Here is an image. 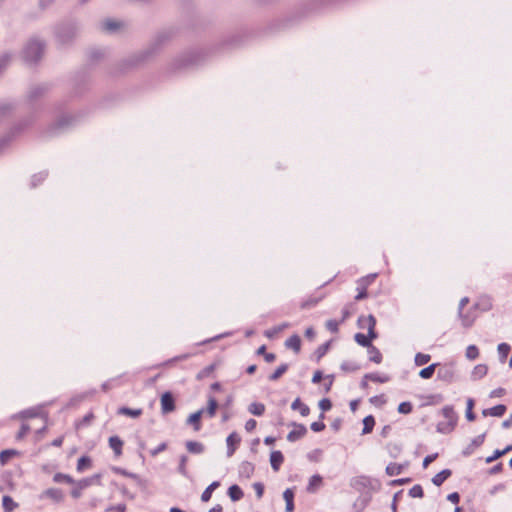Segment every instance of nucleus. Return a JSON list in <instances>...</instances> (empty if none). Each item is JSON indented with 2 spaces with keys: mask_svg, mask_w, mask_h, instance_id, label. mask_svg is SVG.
<instances>
[{
  "mask_svg": "<svg viewBox=\"0 0 512 512\" xmlns=\"http://www.w3.org/2000/svg\"><path fill=\"white\" fill-rule=\"evenodd\" d=\"M363 430L362 434H369L372 432L374 425H375V419L372 415H368L363 419Z\"/></svg>",
  "mask_w": 512,
  "mask_h": 512,
  "instance_id": "nucleus-36",
  "label": "nucleus"
},
{
  "mask_svg": "<svg viewBox=\"0 0 512 512\" xmlns=\"http://www.w3.org/2000/svg\"><path fill=\"white\" fill-rule=\"evenodd\" d=\"M283 498L286 502L285 510L286 512L294 511V492L292 489L287 488L283 493Z\"/></svg>",
  "mask_w": 512,
  "mask_h": 512,
  "instance_id": "nucleus-20",
  "label": "nucleus"
},
{
  "mask_svg": "<svg viewBox=\"0 0 512 512\" xmlns=\"http://www.w3.org/2000/svg\"><path fill=\"white\" fill-rule=\"evenodd\" d=\"M409 495L413 498H422L424 496L423 488L421 485L416 484L409 490Z\"/></svg>",
  "mask_w": 512,
  "mask_h": 512,
  "instance_id": "nucleus-53",
  "label": "nucleus"
},
{
  "mask_svg": "<svg viewBox=\"0 0 512 512\" xmlns=\"http://www.w3.org/2000/svg\"><path fill=\"white\" fill-rule=\"evenodd\" d=\"M113 471L117 474H120L125 477H129L132 479H138V475L132 472L127 471L126 469H123L121 467H113Z\"/></svg>",
  "mask_w": 512,
  "mask_h": 512,
  "instance_id": "nucleus-55",
  "label": "nucleus"
},
{
  "mask_svg": "<svg viewBox=\"0 0 512 512\" xmlns=\"http://www.w3.org/2000/svg\"><path fill=\"white\" fill-rule=\"evenodd\" d=\"M294 429L291 430L287 435V440L289 442H295L302 437H304L307 433V428L303 424L293 423Z\"/></svg>",
  "mask_w": 512,
  "mask_h": 512,
  "instance_id": "nucleus-7",
  "label": "nucleus"
},
{
  "mask_svg": "<svg viewBox=\"0 0 512 512\" xmlns=\"http://www.w3.org/2000/svg\"><path fill=\"white\" fill-rule=\"evenodd\" d=\"M253 489L256 493L258 499L262 498L264 494V485L260 482H256L253 484Z\"/></svg>",
  "mask_w": 512,
  "mask_h": 512,
  "instance_id": "nucleus-63",
  "label": "nucleus"
},
{
  "mask_svg": "<svg viewBox=\"0 0 512 512\" xmlns=\"http://www.w3.org/2000/svg\"><path fill=\"white\" fill-rule=\"evenodd\" d=\"M510 350H511V347L507 343H500L498 345V353H499V358H500L501 362H505Z\"/></svg>",
  "mask_w": 512,
  "mask_h": 512,
  "instance_id": "nucleus-42",
  "label": "nucleus"
},
{
  "mask_svg": "<svg viewBox=\"0 0 512 512\" xmlns=\"http://www.w3.org/2000/svg\"><path fill=\"white\" fill-rule=\"evenodd\" d=\"M367 287H368V282L366 279H361L358 282V288H357L358 293L355 296L356 301L363 300L367 297V291H366Z\"/></svg>",
  "mask_w": 512,
  "mask_h": 512,
  "instance_id": "nucleus-28",
  "label": "nucleus"
},
{
  "mask_svg": "<svg viewBox=\"0 0 512 512\" xmlns=\"http://www.w3.org/2000/svg\"><path fill=\"white\" fill-rule=\"evenodd\" d=\"M2 506L4 512H13L18 507V504L12 499V497L5 495L2 498Z\"/></svg>",
  "mask_w": 512,
  "mask_h": 512,
  "instance_id": "nucleus-30",
  "label": "nucleus"
},
{
  "mask_svg": "<svg viewBox=\"0 0 512 512\" xmlns=\"http://www.w3.org/2000/svg\"><path fill=\"white\" fill-rule=\"evenodd\" d=\"M354 339L357 344H359L360 346L366 347L368 349L372 345L371 341L374 340L375 338H370L369 333H368V335H364L362 333H357V334H355Z\"/></svg>",
  "mask_w": 512,
  "mask_h": 512,
  "instance_id": "nucleus-29",
  "label": "nucleus"
},
{
  "mask_svg": "<svg viewBox=\"0 0 512 512\" xmlns=\"http://www.w3.org/2000/svg\"><path fill=\"white\" fill-rule=\"evenodd\" d=\"M339 324L340 322L336 321V320H333V319H330L326 322V328L331 332V333H337L338 330H339Z\"/></svg>",
  "mask_w": 512,
  "mask_h": 512,
  "instance_id": "nucleus-57",
  "label": "nucleus"
},
{
  "mask_svg": "<svg viewBox=\"0 0 512 512\" xmlns=\"http://www.w3.org/2000/svg\"><path fill=\"white\" fill-rule=\"evenodd\" d=\"M188 461V457L186 455H181L179 459L178 471L184 477H188V471L186 469V463Z\"/></svg>",
  "mask_w": 512,
  "mask_h": 512,
  "instance_id": "nucleus-49",
  "label": "nucleus"
},
{
  "mask_svg": "<svg viewBox=\"0 0 512 512\" xmlns=\"http://www.w3.org/2000/svg\"><path fill=\"white\" fill-rule=\"evenodd\" d=\"M413 406L411 402H402L398 406V412L401 414H409L412 412Z\"/></svg>",
  "mask_w": 512,
  "mask_h": 512,
  "instance_id": "nucleus-54",
  "label": "nucleus"
},
{
  "mask_svg": "<svg viewBox=\"0 0 512 512\" xmlns=\"http://www.w3.org/2000/svg\"><path fill=\"white\" fill-rule=\"evenodd\" d=\"M368 354H369V360L370 361H372V362H374L376 364L381 363V361H382V354L379 351V349L376 348L374 345H371L368 348Z\"/></svg>",
  "mask_w": 512,
  "mask_h": 512,
  "instance_id": "nucleus-33",
  "label": "nucleus"
},
{
  "mask_svg": "<svg viewBox=\"0 0 512 512\" xmlns=\"http://www.w3.org/2000/svg\"><path fill=\"white\" fill-rule=\"evenodd\" d=\"M220 486L219 481L212 482L201 494V501L202 502H208L211 497L214 490H216Z\"/></svg>",
  "mask_w": 512,
  "mask_h": 512,
  "instance_id": "nucleus-26",
  "label": "nucleus"
},
{
  "mask_svg": "<svg viewBox=\"0 0 512 512\" xmlns=\"http://www.w3.org/2000/svg\"><path fill=\"white\" fill-rule=\"evenodd\" d=\"M485 436L486 434L483 433L473 438L471 443L462 451V455L468 457L473 454L474 451L484 443Z\"/></svg>",
  "mask_w": 512,
  "mask_h": 512,
  "instance_id": "nucleus-8",
  "label": "nucleus"
},
{
  "mask_svg": "<svg viewBox=\"0 0 512 512\" xmlns=\"http://www.w3.org/2000/svg\"><path fill=\"white\" fill-rule=\"evenodd\" d=\"M218 407V403L216 401V399L212 396H209L208 398V406H207V409L204 410V412L207 413V415L212 418L215 416V413H216V409Z\"/></svg>",
  "mask_w": 512,
  "mask_h": 512,
  "instance_id": "nucleus-39",
  "label": "nucleus"
},
{
  "mask_svg": "<svg viewBox=\"0 0 512 512\" xmlns=\"http://www.w3.org/2000/svg\"><path fill=\"white\" fill-rule=\"evenodd\" d=\"M77 35V27L72 23L60 24L55 29V36L60 45L72 43Z\"/></svg>",
  "mask_w": 512,
  "mask_h": 512,
  "instance_id": "nucleus-3",
  "label": "nucleus"
},
{
  "mask_svg": "<svg viewBox=\"0 0 512 512\" xmlns=\"http://www.w3.org/2000/svg\"><path fill=\"white\" fill-rule=\"evenodd\" d=\"M474 400L469 398L467 400V408H466V418L468 421H474L476 418L475 413L473 412Z\"/></svg>",
  "mask_w": 512,
  "mask_h": 512,
  "instance_id": "nucleus-47",
  "label": "nucleus"
},
{
  "mask_svg": "<svg viewBox=\"0 0 512 512\" xmlns=\"http://www.w3.org/2000/svg\"><path fill=\"white\" fill-rule=\"evenodd\" d=\"M29 431H30V426L27 424H22L19 432L16 435V439L22 440Z\"/></svg>",
  "mask_w": 512,
  "mask_h": 512,
  "instance_id": "nucleus-61",
  "label": "nucleus"
},
{
  "mask_svg": "<svg viewBox=\"0 0 512 512\" xmlns=\"http://www.w3.org/2000/svg\"><path fill=\"white\" fill-rule=\"evenodd\" d=\"M109 447L113 450L115 456L122 455L123 441L118 436H111L108 440Z\"/></svg>",
  "mask_w": 512,
  "mask_h": 512,
  "instance_id": "nucleus-14",
  "label": "nucleus"
},
{
  "mask_svg": "<svg viewBox=\"0 0 512 512\" xmlns=\"http://www.w3.org/2000/svg\"><path fill=\"white\" fill-rule=\"evenodd\" d=\"M452 474V471L450 469H444L442 471H440L439 473H437L433 478H432V483L435 485V486H441Z\"/></svg>",
  "mask_w": 512,
  "mask_h": 512,
  "instance_id": "nucleus-19",
  "label": "nucleus"
},
{
  "mask_svg": "<svg viewBox=\"0 0 512 512\" xmlns=\"http://www.w3.org/2000/svg\"><path fill=\"white\" fill-rule=\"evenodd\" d=\"M285 346L292 349L295 353H299L301 349V339L297 334L292 335L285 341Z\"/></svg>",
  "mask_w": 512,
  "mask_h": 512,
  "instance_id": "nucleus-17",
  "label": "nucleus"
},
{
  "mask_svg": "<svg viewBox=\"0 0 512 512\" xmlns=\"http://www.w3.org/2000/svg\"><path fill=\"white\" fill-rule=\"evenodd\" d=\"M341 369L344 372H355L360 369V366L356 362H353V361H344L341 364Z\"/></svg>",
  "mask_w": 512,
  "mask_h": 512,
  "instance_id": "nucleus-46",
  "label": "nucleus"
},
{
  "mask_svg": "<svg viewBox=\"0 0 512 512\" xmlns=\"http://www.w3.org/2000/svg\"><path fill=\"white\" fill-rule=\"evenodd\" d=\"M455 374V367L453 364L439 365L437 378L450 384L455 381Z\"/></svg>",
  "mask_w": 512,
  "mask_h": 512,
  "instance_id": "nucleus-4",
  "label": "nucleus"
},
{
  "mask_svg": "<svg viewBox=\"0 0 512 512\" xmlns=\"http://www.w3.org/2000/svg\"><path fill=\"white\" fill-rule=\"evenodd\" d=\"M47 177V172H39L38 174H35L32 176L31 179V187L35 188L40 183H42Z\"/></svg>",
  "mask_w": 512,
  "mask_h": 512,
  "instance_id": "nucleus-48",
  "label": "nucleus"
},
{
  "mask_svg": "<svg viewBox=\"0 0 512 512\" xmlns=\"http://www.w3.org/2000/svg\"><path fill=\"white\" fill-rule=\"evenodd\" d=\"M44 51L45 42L40 39L33 38L26 44L23 50V58L28 63H36L42 58Z\"/></svg>",
  "mask_w": 512,
  "mask_h": 512,
  "instance_id": "nucleus-1",
  "label": "nucleus"
},
{
  "mask_svg": "<svg viewBox=\"0 0 512 512\" xmlns=\"http://www.w3.org/2000/svg\"><path fill=\"white\" fill-rule=\"evenodd\" d=\"M248 411L255 416H261L265 412V405L262 403L253 402L249 405Z\"/></svg>",
  "mask_w": 512,
  "mask_h": 512,
  "instance_id": "nucleus-37",
  "label": "nucleus"
},
{
  "mask_svg": "<svg viewBox=\"0 0 512 512\" xmlns=\"http://www.w3.org/2000/svg\"><path fill=\"white\" fill-rule=\"evenodd\" d=\"M502 456H504L502 450L496 449L491 456L486 458V463H492Z\"/></svg>",
  "mask_w": 512,
  "mask_h": 512,
  "instance_id": "nucleus-64",
  "label": "nucleus"
},
{
  "mask_svg": "<svg viewBox=\"0 0 512 512\" xmlns=\"http://www.w3.org/2000/svg\"><path fill=\"white\" fill-rule=\"evenodd\" d=\"M91 458L89 456H82L78 459L77 471L83 472L85 469L91 466Z\"/></svg>",
  "mask_w": 512,
  "mask_h": 512,
  "instance_id": "nucleus-41",
  "label": "nucleus"
},
{
  "mask_svg": "<svg viewBox=\"0 0 512 512\" xmlns=\"http://www.w3.org/2000/svg\"><path fill=\"white\" fill-rule=\"evenodd\" d=\"M253 472H254V466L252 463L247 462V461L241 463V465L239 467V474L241 476L249 478L253 474Z\"/></svg>",
  "mask_w": 512,
  "mask_h": 512,
  "instance_id": "nucleus-34",
  "label": "nucleus"
},
{
  "mask_svg": "<svg viewBox=\"0 0 512 512\" xmlns=\"http://www.w3.org/2000/svg\"><path fill=\"white\" fill-rule=\"evenodd\" d=\"M11 60V55L6 53L0 57V74L8 66Z\"/></svg>",
  "mask_w": 512,
  "mask_h": 512,
  "instance_id": "nucleus-59",
  "label": "nucleus"
},
{
  "mask_svg": "<svg viewBox=\"0 0 512 512\" xmlns=\"http://www.w3.org/2000/svg\"><path fill=\"white\" fill-rule=\"evenodd\" d=\"M121 26V23L113 20V19H106L101 23V28L109 33H113L117 31Z\"/></svg>",
  "mask_w": 512,
  "mask_h": 512,
  "instance_id": "nucleus-21",
  "label": "nucleus"
},
{
  "mask_svg": "<svg viewBox=\"0 0 512 512\" xmlns=\"http://www.w3.org/2000/svg\"><path fill=\"white\" fill-rule=\"evenodd\" d=\"M142 412H143L142 409H132V408H128V407H120L118 409V414L126 415L131 418H138L139 416L142 415Z\"/></svg>",
  "mask_w": 512,
  "mask_h": 512,
  "instance_id": "nucleus-32",
  "label": "nucleus"
},
{
  "mask_svg": "<svg viewBox=\"0 0 512 512\" xmlns=\"http://www.w3.org/2000/svg\"><path fill=\"white\" fill-rule=\"evenodd\" d=\"M125 512L126 511V505L123 503L117 504V505H110L105 509V512Z\"/></svg>",
  "mask_w": 512,
  "mask_h": 512,
  "instance_id": "nucleus-60",
  "label": "nucleus"
},
{
  "mask_svg": "<svg viewBox=\"0 0 512 512\" xmlns=\"http://www.w3.org/2000/svg\"><path fill=\"white\" fill-rule=\"evenodd\" d=\"M284 461V456L281 451H273L270 454V464L272 469L277 472L280 469V466L282 465Z\"/></svg>",
  "mask_w": 512,
  "mask_h": 512,
  "instance_id": "nucleus-12",
  "label": "nucleus"
},
{
  "mask_svg": "<svg viewBox=\"0 0 512 512\" xmlns=\"http://www.w3.org/2000/svg\"><path fill=\"white\" fill-rule=\"evenodd\" d=\"M291 409L292 410H299L300 414L302 416H308L309 413H310V408L301 402L300 398H296L292 404H291Z\"/></svg>",
  "mask_w": 512,
  "mask_h": 512,
  "instance_id": "nucleus-25",
  "label": "nucleus"
},
{
  "mask_svg": "<svg viewBox=\"0 0 512 512\" xmlns=\"http://www.w3.org/2000/svg\"><path fill=\"white\" fill-rule=\"evenodd\" d=\"M53 481L55 483H62V482H65V483H68V484H74L75 481L74 479L67 475V474H63V473H56L54 476H53Z\"/></svg>",
  "mask_w": 512,
  "mask_h": 512,
  "instance_id": "nucleus-44",
  "label": "nucleus"
},
{
  "mask_svg": "<svg viewBox=\"0 0 512 512\" xmlns=\"http://www.w3.org/2000/svg\"><path fill=\"white\" fill-rule=\"evenodd\" d=\"M22 418H34L40 415V411L36 408H30L21 412Z\"/></svg>",
  "mask_w": 512,
  "mask_h": 512,
  "instance_id": "nucleus-56",
  "label": "nucleus"
},
{
  "mask_svg": "<svg viewBox=\"0 0 512 512\" xmlns=\"http://www.w3.org/2000/svg\"><path fill=\"white\" fill-rule=\"evenodd\" d=\"M16 452L14 450H3L0 452V463L3 465L6 461L14 455Z\"/></svg>",
  "mask_w": 512,
  "mask_h": 512,
  "instance_id": "nucleus-58",
  "label": "nucleus"
},
{
  "mask_svg": "<svg viewBox=\"0 0 512 512\" xmlns=\"http://www.w3.org/2000/svg\"><path fill=\"white\" fill-rule=\"evenodd\" d=\"M506 410H507V408L505 405L498 404L494 407L484 409L482 411V415L485 417H487V416L501 417L505 414Z\"/></svg>",
  "mask_w": 512,
  "mask_h": 512,
  "instance_id": "nucleus-11",
  "label": "nucleus"
},
{
  "mask_svg": "<svg viewBox=\"0 0 512 512\" xmlns=\"http://www.w3.org/2000/svg\"><path fill=\"white\" fill-rule=\"evenodd\" d=\"M289 368V365L286 363L281 364L270 376V381L278 380Z\"/></svg>",
  "mask_w": 512,
  "mask_h": 512,
  "instance_id": "nucleus-40",
  "label": "nucleus"
},
{
  "mask_svg": "<svg viewBox=\"0 0 512 512\" xmlns=\"http://www.w3.org/2000/svg\"><path fill=\"white\" fill-rule=\"evenodd\" d=\"M488 372V367L485 364H478L474 367L471 377L473 380H479L483 378Z\"/></svg>",
  "mask_w": 512,
  "mask_h": 512,
  "instance_id": "nucleus-27",
  "label": "nucleus"
},
{
  "mask_svg": "<svg viewBox=\"0 0 512 512\" xmlns=\"http://www.w3.org/2000/svg\"><path fill=\"white\" fill-rule=\"evenodd\" d=\"M287 327H289L288 323H283L279 326H275L272 329L265 331V336L272 338L275 334L281 332L283 329H285Z\"/></svg>",
  "mask_w": 512,
  "mask_h": 512,
  "instance_id": "nucleus-52",
  "label": "nucleus"
},
{
  "mask_svg": "<svg viewBox=\"0 0 512 512\" xmlns=\"http://www.w3.org/2000/svg\"><path fill=\"white\" fill-rule=\"evenodd\" d=\"M240 441H241V439L236 432L231 433L227 437L226 443H227V456L228 457H231L234 454L235 449H236L235 446L238 445L240 443Z\"/></svg>",
  "mask_w": 512,
  "mask_h": 512,
  "instance_id": "nucleus-10",
  "label": "nucleus"
},
{
  "mask_svg": "<svg viewBox=\"0 0 512 512\" xmlns=\"http://www.w3.org/2000/svg\"><path fill=\"white\" fill-rule=\"evenodd\" d=\"M73 121V117L70 116V115H63L62 117H60L57 122L55 123V125L52 127V132L51 133H56L57 130H61V129H64L66 127H68Z\"/></svg>",
  "mask_w": 512,
  "mask_h": 512,
  "instance_id": "nucleus-16",
  "label": "nucleus"
},
{
  "mask_svg": "<svg viewBox=\"0 0 512 512\" xmlns=\"http://www.w3.org/2000/svg\"><path fill=\"white\" fill-rule=\"evenodd\" d=\"M329 348H330V341L320 345L315 351L317 360H320L328 352Z\"/></svg>",
  "mask_w": 512,
  "mask_h": 512,
  "instance_id": "nucleus-50",
  "label": "nucleus"
},
{
  "mask_svg": "<svg viewBox=\"0 0 512 512\" xmlns=\"http://www.w3.org/2000/svg\"><path fill=\"white\" fill-rule=\"evenodd\" d=\"M318 405L323 412L330 410L332 407V403L328 398L321 399Z\"/></svg>",
  "mask_w": 512,
  "mask_h": 512,
  "instance_id": "nucleus-62",
  "label": "nucleus"
},
{
  "mask_svg": "<svg viewBox=\"0 0 512 512\" xmlns=\"http://www.w3.org/2000/svg\"><path fill=\"white\" fill-rule=\"evenodd\" d=\"M438 366H439V363H433V364L423 368L422 370H420L419 376L422 379H430L433 376V374Z\"/></svg>",
  "mask_w": 512,
  "mask_h": 512,
  "instance_id": "nucleus-35",
  "label": "nucleus"
},
{
  "mask_svg": "<svg viewBox=\"0 0 512 512\" xmlns=\"http://www.w3.org/2000/svg\"><path fill=\"white\" fill-rule=\"evenodd\" d=\"M49 90L47 84H37L32 86L28 91V98L33 101L43 96Z\"/></svg>",
  "mask_w": 512,
  "mask_h": 512,
  "instance_id": "nucleus-9",
  "label": "nucleus"
},
{
  "mask_svg": "<svg viewBox=\"0 0 512 512\" xmlns=\"http://www.w3.org/2000/svg\"><path fill=\"white\" fill-rule=\"evenodd\" d=\"M404 466L401 465V464H397V463H389L386 467V473L389 475V476H396V475H399L401 474L402 470H403Z\"/></svg>",
  "mask_w": 512,
  "mask_h": 512,
  "instance_id": "nucleus-38",
  "label": "nucleus"
},
{
  "mask_svg": "<svg viewBox=\"0 0 512 512\" xmlns=\"http://www.w3.org/2000/svg\"><path fill=\"white\" fill-rule=\"evenodd\" d=\"M204 413V409H200L196 411L195 413H192L189 418L187 419V423L194 426L195 431L200 430V419L202 414Z\"/></svg>",
  "mask_w": 512,
  "mask_h": 512,
  "instance_id": "nucleus-22",
  "label": "nucleus"
},
{
  "mask_svg": "<svg viewBox=\"0 0 512 512\" xmlns=\"http://www.w3.org/2000/svg\"><path fill=\"white\" fill-rule=\"evenodd\" d=\"M358 326L361 329H367L370 334V338L378 337V335L375 331L376 319L373 315L360 316L358 318Z\"/></svg>",
  "mask_w": 512,
  "mask_h": 512,
  "instance_id": "nucleus-5",
  "label": "nucleus"
},
{
  "mask_svg": "<svg viewBox=\"0 0 512 512\" xmlns=\"http://www.w3.org/2000/svg\"><path fill=\"white\" fill-rule=\"evenodd\" d=\"M458 317L461 320L462 326L465 328L471 327L476 319V316L473 314V312L471 310L467 311L466 313H464V311H462V316H458Z\"/></svg>",
  "mask_w": 512,
  "mask_h": 512,
  "instance_id": "nucleus-24",
  "label": "nucleus"
},
{
  "mask_svg": "<svg viewBox=\"0 0 512 512\" xmlns=\"http://www.w3.org/2000/svg\"><path fill=\"white\" fill-rule=\"evenodd\" d=\"M365 379H369L373 382H378V383H386L389 381L390 378L387 375H380L378 373H369V374L365 375Z\"/></svg>",
  "mask_w": 512,
  "mask_h": 512,
  "instance_id": "nucleus-43",
  "label": "nucleus"
},
{
  "mask_svg": "<svg viewBox=\"0 0 512 512\" xmlns=\"http://www.w3.org/2000/svg\"><path fill=\"white\" fill-rule=\"evenodd\" d=\"M228 496L232 501L236 502L243 498L244 493L238 485L234 484L228 488Z\"/></svg>",
  "mask_w": 512,
  "mask_h": 512,
  "instance_id": "nucleus-23",
  "label": "nucleus"
},
{
  "mask_svg": "<svg viewBox=\"0 0 512 512\" xmlns=\"http://www.w3.org/2000/svg\"><path fill=\"white\" fill-rule=\"evenodd\" d=\"M100 480H101V474H94L90 477L83 478V479L77 481V486H80V489H85L94 484L99 485Z\"/></svg>",
  "mask_w": 512,
  "mask_h": 512,
  "instance_id": "nucleus-13",
  "label": "nucleus"
},
{
  "mask_svg": "<svg viewBox=\"0 0 512 512\" xmlns=\"http://www.w3.org/2000/svg\"><path fill=\"white\" fill-rule=\"evenodd\" d=\"M42 496L52 499L55 502H61L63 500V492L58 488H49L45 490Z\"/></svg>",
  "mask_w": 512,
  "mask_h": 512,
  "instance_id": "nucleus-18",
  "label": "nucleus"
},
{
  "mask_svg": "<svg viewBox=\"0 0 512 512\" xmlns=\"http://www.w3.org/2000/svg\"><path fill=\"white\" fill-rule=\"evenodd\" d=\"M431 360V355L424 353H417L414 358L416 366H423Z\"/></svg>",
  "mask_w": 512,
  "mask_h": 512,
  "instance_id": "nucleus-45",
  "label": "nucleus"
},
{
  "mask_svg": "<svg viewBox=\"0 0 512 512\" xmlns=\"http://www.w3.org/2000/svg\"><path fill=\"white\" fill-rule=\"evenodd\" d=\"M479 356V350L475 345H469L466 349V357L469 360H475Z\"/></svg>",
  "mask_w": 512,
  "mask_h": 512,
  "instance_id": "nucleus-51",
  "label": "nucleus"
},
{
  "mask_svg": "<svg viewBox=\"0 0 512 512\" xmlns=\"http://www.w3.org/2000/svg\"><path fill=\"white\" fill-rule=\"evenodd\" d=\"M175 410V400L173 394L169 391L164 392L161 396V412L168 414Z\"/></svg>",
  "mask_w": 512,
  "mask_h": 512,
  "instance_id": "nucleus-6",
  "label": "nucleus"
},
{
  "mask_svg": "<svg viewBox=\"0 0 512 512\" xmlns=\"http://www.w3.org/2000/svg\"><path fill=\"white\" fill-rule=\"evenodd\" d=\"M323 484V479L319 474L311 476L309 483L306 487L308 493H315L318 488Z\"/></svg>",
  "mask_w": 512,
  "mask_h": 512,
  "instance_id": "nucleus-15",
  "label": "nucleus"
},
{
  "mask_svg": "<svg viewBox=\"0 0 512 512\" xmlns=\"http://www.w3.org/2000/svg\"><path fill=\"white\" fill-rule=\"evenodd\" d=\"M441 413L446 420L440 421L437 424L436 430L441 434H449L455 429L458 416L452 406H444Z\"/></svg>",
  "mask_w": 512,
  "mask_h": 512,
  "instance_id": "nucleus-2",
  "label": "nucleus"
},
{
  "mask_svg": "<svg viewBox=\"0 0 512 512\" xmlns=\"http://www.w3.org/2000/svg\"><path fill=\"white\" fill-rule=\"evenodd\" d=\"M186 448L192 454H201L204 451V445L197 441H187Z\"/></svg>",
  "mask_w": 512,
  "mask_h": 512,
  "instance_id": "nucleus-31",
  "label": "nucleus"
}]
</instances>
